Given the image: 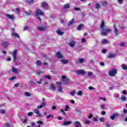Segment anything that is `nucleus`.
Listing matches in <instances>:
<instances>
[{
    "label": "nucleus",
    "instance_id": "f257e3e1",
    "mask_svg": "<svg viewBox=\"0 0 127 127\" xmlns=\"http://www.w3.org/2000/svg\"><path fill=\"white\" fill-rule=\"evenodd\" d=\"M39 15H44V12L42 11V10L39 9H38L36 11V16H37V18L39 20H41V18Z\"/></svg>",
    "mask_w": 127,
    "mask_h": 127
},
{
    "label": "nucleus",
    "instance_id": "f03ea898",
    "mask_svg": "<svg viewBox=\"0 0 127 127\" xmlns=\"http://www.w3.org/2000/svg\"><path fill=\"white\" fill-rule=\"evenodd\" d=\"M111 30L110 29H105V28H103L100 33L101 35H103L104 36H105V35H107V34L108 33H110V32H111Z\"/></svg>",
    "mask_w": 127,
    "mask_h": 127
},
{
    "label": "nucleus",
    "instance_id": "7ed1b4c3",
    "mask_svg": "<svg viewBox=\"0 0 127 127\" xmlns=\"http://www.w3.org/2000/svg\"><path fill=\"white\" fill-rule=\"evenodd\" d=\"M108 74L109 76H111V77H114V76H116V74H117V69L113 68L110 69Z\"/></svg>",
    "mask_w": 127,
    "mask_h": 127
},
{
    "label": "nucleus",
    "instance_id": "20e7f679",
    "mask_svg": "<svg viewBox=\"0 0 127 127\" xmlns=\"http://www.w3.org/2000/svg\"><path fill=\"white\" fill-rule=\"evenodd\" d=\"M34 114H36L37 117H38V118H40V117H41V114H40V112L38 109H34Z\"/></svg>",
    "mask_w": 127,
    "mask_h": 127
},
{
    "label": "nucleus",
    "instance_id": "39448f33",
    "mask_svg": "<svg viewBox=\"0 0 127 127\" xmlns=\"http://www.w3.org/2000/svg\"><path fill=\"white\" fill-rule=\"evenodd\" d=\"M16 53H17V50H14L13 52L12 56H13V62H16Z\"/></svg>",
    "mask_w": 127,
    "mask_h": 127
},
{
    "label": "nucleus",
    "instance_id": "423d86ee",
    "mask_svg": "<svg viewBox=\"0 0 127 127\" xmlns=\"http://www.w3.org/2000/svg\"><path fill=\"white\" fill-rule=\"evenodd\" d=\"M56 57H57V58H59V59H62V58H63L64 57L63 55H62V54H61V53L60 52L56 53Z\"/></svg>",
    "mask_w": 127,
    "mask_h": 127
},
{
    "label": "nucleus",
    "instance_id": "0eeeda50",
    "mask_svg": "<svg viewBox=\"0 0 127 127\" xmlns=\"http://www.w3.org/2000/svg\"><path fill=\"white\" fill-rule=\"evenodd\" d=\"M77 75H85V72L84 70H83L82 69L77 70L76 71Z\"/></svg>",
    "mask_w": 127,
    "mask_h": 127
},
{
    "label": "nucleus",
    "instance_id": "6e6552de",
    "mask_svg": "<svg viewBox=\"0 0 127 127\" xmlns=\"http://www.w3.org/2000/svg\"><path fill=\"white\" fill-rule=\"evenodd\" d=\"M47 29V27H44V26H39L38 27V30H39V31H44V30H46Z\"/></svg>",
    "mask_w": 127,
    "mask_h": 127
},
{
    "label": "nucleus",
    "instance_id": "1a4fd4ad",
    "mask_svg": "<svg viewBox=\"0 0 127 127\" xmlns=\"http://www.w3.org/2000/svg\"><path fill=\"white\" fill-rule=\"evenodd\" d=\"M74 124L76 127H81L82 126V125H81V122L79 121L74 122Z\"/></svg>",
    "mask_w": 127,
    "mask_h": 127
},
{
    "label": "nucleus",
    "instance_id": "9d476101",
    "mask_svg": "<svg viewBox=\"0 0 127 127\" xmlns=\"http://www.w3.org/2000/svg\"><path fill=\"white\" fill-rule=\"evenodd\" d=\"M114 32L115 35L117 36V35H118V34H119V30H118L117 27H116V24L114 25Z\"/></svg>",
    "mask_w": 127,
    "mask_h": 127
},
{
    "label": "nucleus",
    "instance_id": "9b49d317",
    "mask_svg": "<svg viewBox=\"0 0 127 127\" xmlns=\"http://www.w3.org/2000/svg\"><path fill=\"white\" fill-rule=\"evenodd\" d=\"M110 43V42H109V41H108L107 39H103L101 40V44H108Z\"/></svg>",
    "mask_w": 127,
    "mask_h": 127
},
{
    "label": "nucleus",
    "instance_id": "f8f14e48",
    "mask_svg": "<svg viewBox=\"0 0 127 127\" xmlns=\"http://www.w3.org/2000/svg\"><path fill=\"white\" fill-rule=\"evenodd\" d=\"M6 16L8 18H9V19H14V18H15V17L12 15L7 14L6 15Z\"/></svg>",
    "mask_w": 127,
    "mask_h": 127
},
{
    "label": "nucleus",
    "instance_id": "ddd939ff",
    "mask_svg": "<svg viewBox=\"0 0 127 127\" xmlns=\"http://www.w3.org/2000/svg\"><path fill=\"white\" fill-rule=\"evenodd\" d=\"M75 42L74 41H70L69 43V46H70V47H74V46H75Z\"/></svg>",
    "mask_w": 127,
    "mask_h": 127
},
{
    "label": "nucleus",
    "instance_id": "4468645a",
    "mask_svg": "<svg viewBox=\"0 0 127 127\" xmlns=\"http://www.w3.org/2000/svg\"><path fill=\"white\" fill-rule=\"evenodd\" d=\"M61 62L63 64H68V62H69V60H65L64 59H62Z\"/></svg>",
    "mask_w": 127,
    "mask_h": 127
},
{
    "label": "nucleus",
    "instance_id": "2eb2a0df",
    "mask_svg": "<svg viewBox=\"0 0 127 127\" xmlns=\"http://www.w3.org/2000/svg\"><path fill=\"white\" fill-rule=\"evenodd\" d=\"M71 124V122L70 121H65L64 122L63 125L64 126H68Z\"/></svg>",
    "mask_w": 127,
    "mask_h": 127
},
{
    "label": "nucleus",
    "instance_id": "dca6fc26",
    "mask_svg": "<svg viewBox=\"0 0 127 127\" xmlns=\"http://www.w3.org/2000/svg\"><path fill=\"white\" fill-rule=\"evenodd\" d=\"M12 72L13 73H15V74H17L18 72L17 71V69L15 67H12Z\"/></svg>",
    "mask_w": 127,
    "mask_h": 127
},
{
    "label": "nucleus",
    "instance_id": "f3484780",
    "mask_svg": "<svg viewBox=\"0 0 127 127\" xmlns=\"http://www.w3.org/2000/svg\"><path fill=\"white\" fill-rule=\"evenodd\" d=\"M11 35L14 37H17V38H19V35H18V34L16 33H12Z\"/></svg>",
    "mask_w": 127,
    "mask_h": 127
},
{
    "label": "nucleus",
    "instance_id": "a211bd4d",
    "mask_svg": "<svg viewBox=\"0 0 127 127\" xmlns=\"http://www.w3.org/2000/svg\"><path fill=\"white\" fill-rule=\"evenodd\" d=\"M2 46H3L4 48H6L7 46H8V42H4L2 44Z\"/></svg>",
    "mask_w": 127,
    "mask_h": 127
},
{
    "label": "nucleus",
    "instance_id": "6ab92c4d",
    "mask_svg": "<svg viewBox=\"0 0 127 127\" xmlns=\"http://www.w3.org/2000/svg\"><path fill=\"white\" fill-rule=\"evenodd\" d=\"M57 33H58V34H59V35H62L64 34L63 32L61 31V29H58L57 31Z\"/></svg>",
    "mask_w": 127,
    "mask_h": 127
},
{
    "label": "nucleus",
    "instance_id": "aec40b11",
    "mask_svg": "<svg viewBox=\"0 0 127 127\" xmlns=\"http://www.w3.org/2000/svg\"><path fill=\"white\" fill-rule=\"evenodd\" d=\"M64 8L67 9L70 8V4L69 3H66L64 6Z\"/></svg>",
    "mask_w": 127,
    "mask_h": 127
},
{
    "label": "nucleus",
    "instance_id": "412c9836",
    "mask_svg": "<svg viewBox=\"0 0 127 127\" xmlns=\"http://www.w3.org/2000/svg\"><path fill=\"white\" fill-rule=\"evenodd\" d=\"M78 61L79 63L82 64V63H84L85 62V59H78Z\"/></svg>",
    "mask_w": 127,
    "mask_h": 127
},
{
    "label": "nucleus",
    "instance_id": "4be33fe9",
    "mask_svg": "<svg viewBox=\"0 0 127 127\" xmlns=\"http://www.w3.org/2000/svg\"><path fill=\"white\" fill-rule=\"evenodd\" d=\"M120 99L121 101H123V102H125V101H127V97L123 95L121 98Z\"/></svg>",
    "mask_w": 127,
    "mask_h": 127
},
{
    "label": "nucleus",
    "instance_id": "5701e85b",
    "mask_svg": "<svg viewBox=\"0 0 127 127\" xmlns=\"http://www.w3.org/2000/svg\"><path fill=\"white\" fill-rule=\"evenodd\" d=\"M74 19H72L68 22V26H70V25H72L74 23Z\"/></svg>",
    "mask_w": 127,
    "mask_h": 127
},
{
    "label": "nucleus",
    "instance_id": "b1692460",
    "mask_svg": "<svg viewBox=\"0 0 127 127\" xmlns=\"http://www.w3.org/2000/svg\"><path fill=\"white\" fill-rule=\"evenodd\" d=\"M117 117H118V115L117 114H113V116H111L110 117V119L111 120H115V118H117Z\"/></svg>",
    "mask_w": 127,
    "mask_h": 127
},
{
    "label": "nucleus",
    "instance_id": "393cba45",
    "mask_svg": "<svg viewBox=\"0 0 127 127\" xmlns=\"http://www.w3.org/2000/svg\"><path fill=\"white\" fill-rule=\"evenodd\" d=\"M84 26V25L82 24H80L78 27L77 28V30H81L82 29V27Z\"/></svg>",
    "mask_w": 127,
    "mask_h": 127
},
{
    "label": "nucleus",
    "instance_id": "a878e982",
    "mask_svg": "<svg viewBox=\"0 0 127 127\" xmlns=\"http://www.w3.org/2000/svg\"><path fill=\"white\" fill-rule=\"evenodd\" d=\"M104 26H105V22H104V21H102L101 22L100 28H101L102 29H103V28H104Z\"/></svg>",
    "mask_w": 127,
    "mask_h": 127
},
{
    "label": "nucleus",
    "instance_id": "bb28decb",
    "mask_svg": "<svg viewBox=\"0 0 127 127\" xmlns=\"http://www.w3.org/2000/svg\"><path fill=\"white\" fill-rule=\"evenodd\" d=\"M115 56H116V55L114 54H110L108 56V58H113Z\"/></svg>",
    "mask_w": 127,
    "mask_h": 127
},
{
    "label": "nucleus",
    "instance_id": "cd10ccee",
    "mask_svg": "<svg viewBox=\"0 0 127 127\" xmlns=\"http://www.w3.org/2000/svg\"><path fill=\"white\" fill-rule=\"evenodd\" d=\"M5 126L7 127H11V126H12V124H11V123H6Z\"/></svg>",
    "mask_w": 127,
    "mask_h": 127
},
{
    "label": "nucleus",
    "instance_id": "c85d7f7f",
    "mask_svg": "<svg viewBox=\"0 0 127 127\" xmlns=\"http://www.w3.org/2000/svg\"><path fill=\"white\" fill-rule=\"evenodd\" d=\"M122 68L123 70H127V66L126 64H122Z\"/></svg>",
    "mask_w": 127,
    "mask_h": 127
},
{
    "label": "nucleus",
    "instance_id": "c756f323",
    "mask_svg": "<svg viewBox=\"0 0 127 127\" xmlns=\"http://www.w3.org/2000/svg\"><path fill=\"white\" fill-rule=\"evenodd\" d=\"M50 89L52 90H56V88L55 87V85H54V84H51L50 85Z\"/></svg>",
    "mask_w": 127,
    "mask_h": 127
},
{
    "label": "nucleus",
    "instance_id": "7c9ffc66",
    "mask_svg": "<svg viewBox=\"0 0 127 127\" xmlns=\"http://www.w3.org/2000/svg\"><path fill=\"white\" fill-rule=\"evenodd\" d=\"M42 5L44 6V7H47V5H48L47 2L45 1L43 2V3L42 4Z\"/></svg>",
    "mask_w": 127,
    "mask_h": 127
},
{
    "label": "nucleus",
    "instance_id": "2f4dec72",
    "mask_svg": "<svg viewBox=\"0 0 127 127\" xmlns=\"http://www.w3.org/2000/svg\"><path fill=\"white\" fill-rule=\"evenodd\" d=\"M63 81H64V84H68V83H69V79L68 78H65Z\"/></svg>",
    "mask_w": 127,
    "mask_h": 127
},
{
    "label": "nucleus",
    "instance_id": "473e14b6",
    "mask_svg": "<svg viewBox=\"0 0 127 127\" xmlns=\"http://www.w3.org/2000/svg\"><path fill=\"white\" fill-rule=\"evenodd\" d=\"M76 95L77 96H82L83 95V93H82V91L81 90H79L78 91V92L76 93Z\"/></svg>",
    "mask_w": 127,
    "mask_h": 127
},
{
    "label": "nucleus",
    "instance_id": "72a5a7b5",
    "mask_svg": "<svg viewBox=\"0 0 127 127\" xmlns=\"http://www.w3.org/2000/svg\"><path fill=\"white\" fill-rule=\"evenodd\" d=\"M105 118L102 117L99 119L100 122H101V123H104L105 122Z\"/></svg>",
    "mask_w": 127,
    "mask_h": 127
},
{
    "label": "nucleus",
    "instance_id": "f704fd0d",
    "mask_svg": "<svg viewBox=\"0 0 127 127\" xmlns=\"http://www.w3.org/2000/svg\"><path fill=\"white\" fill-rule=\"evenodd\" d=\"M36 65H38L39 66H40L41 65V62L40 61H37L36 63Z\"/></svg>",
    "mask_w": 127,
    "mask_h": 127
},
{
    "label": "nucleus",
    "instance_id": "c9c22d12",
    "mask_svg": "<svg viewBox=\"0 0 127 127\" xmlns=\"http://www.w3.org/2000/svg\"><path fill=\"white\" fill-rule=\"evenodd\" d=\"M100 4L99 3H96L95 4V8H97V9H99V8H100Z\"/></svg>",
    "mask_w": 127,
    "mask_h": 127
},
{
    "label": "nucleus",
    "instance_id": "e433bc0d",
    "mask_svg": "<svg viewBox=\"0 0 127 127\" xmlns=\"http://www.w3.org/2000/svg\"><path fill=\"white\" fill-rule=\"evenodd\" d=\"M15 79H16V77L13 76L12 77L9 78V80H10V81H13L14 80H15Z\"/></svg>",
    "mask_w": 127,
    "mask_h": 127
},
{
    "label": "nucleus",
    "instance_id": "4c0bfd02",
    "mask_svg": "<svg viewBox=\"0 0 127 127\" xmlns=\"http://www.w3.org/2000/svg\"><path fill=\"white\" fill-rule=\"evenodd\" d=\"M27 3L29 4V3H32L33 2V0H28L26 1Z\"/></svg>",
    "mask_w": 127,
    "mask_h": 127
},
{
    "label": "nucleus",
    "instance_id": "58836bf2",
    "mask_svg": "<svg viewBox=\"0 0 127 127\" xmlns=\"http://www.w3.org/2000/svg\"><path fill=\"white\" fill-rule=\"evenodd\" d=\"M25 95L26 97H30V96H31V95L30 94V93H29V92H25Z\"/></svg>",
    "mask_w": 127,
    "mask_h": 127
},
{
    "label": "nucleus",
    "instance_id": "ea45409f",
    "mask_svg": "<svg viewBox=\"0 0 127 127\" xmlns=\"http://www.w3.org/2000/svg\"><path fill=\"white\" fill-rule=\"evenodd\" d=\"M120 45L121 46H123V47H125V46H126V45H127V43H126V42H125V43H121L120 44Z\"/></svg>",
    "mask_w": 127,
    "mask_h": 127
},
{
    "label": "nucleus",
    "instance_id": "a19ab883",
    "mask_svg": "<svg viewBox=\"0 0 127 127\" xmlns=\"http://www.w3.org/2000/svg\"><path fill=\"white\" fill-rule=\"evenodd\" d=\"M40 74H42V71L41 70L37 71V72H36L37 75H40Z\"/></svg>",
    "mask_w": 127,
    "mask_h": 127
},
{
    "label": "nucleus",
    "instance_id": "79ce46f5",
    "mask_svg": "<svg viewBox=\"0 0 127 127\" xmlns=\"http://www.w3.org/2000/svg\"><path fill=\"white\" fill-rule=\"evenodd\" d=\"M113 127L112 125H110V124H108V123H106V124H105V126L104 127Z\"/></svg>",
    "mask_w": 127,
    "mask_h": 127
},
{
    "label": "nucleus",
    "instance_id": "37998d69",
    "mask_svg": "<svg viewBox=\"0 0 127 127\" xmlns=\"http://www.w3.org/2000/svg\"><path fill=\"white\" fill-rule=\"evenodd\" d=\"M68 110H69V106L66 105L65 107L64 108V111H65V112H67L68 111Z\"/></svg>",
    "mask_w": 127,
    "mask_h": 127
},
{
    "label": "nucleus",
    "instance_id": "c03bdc74",
    "mask_svg": "<svg viewBox=\"0 0 127 127\" xmlns=\"http://www.w3.org/2000/svg\"><path fill=\"white\" fill-rule=\"evenodd\" d=\"M75 93H76V91L73 90L71 92H70L71 96H74L75 95Z\"/></svg>",
    "mask_w": 127,
    "mask_h": 127
},
{
    "label": "nucleus",
    "instance_id": "a18cd8bd",
    "mask_svg": "<svg viewBox=\"0 0 127 127\" xmlns=\"http://www.w3.org/2000/svg\"><path fill=\"white\" fill-rule=\"evenodd\" d=\"M50 118H52V119H53L54 117H53V115H51V114L49 115V116H48L47 117V119H50Z\"/></svg>",
    "mask_w": 127,
    "mask_h": 127
},
{
    "label": "nucleus",
    "instance_id": "49530a36",
    "mask_svg": "<svg viewBox=\"0 0 127 127\" xmlns=\"http://www.w3.org/2000/svg\"><path fill=\"white\" fill-rule=\"evenodd\" d=\"M26 123H27V118H26V119L23 121L22 124H26Z\"/></svg>",
    "mask_w": 127,
    "mask_h": 127
},
{
    "label": "nucleus",
    "instance_id": "de8ad7c7",
    "mask_svg": "<svg viewBox=\"0 0 127 127\" xmlns=\"http://www.w3.org/2000/svg\"><path fill=\"white\" fill-rule=\"evenodd\" d=\"M28 29H29V27L25 26L23 28L24 31H25V30H27Z\"/></svg>",
    "mask_w": 127,
    "mask_h": 127
},
{
    "label": "nucleus",
    "instance_id": "09e8293b",
    "mask_svg": "<svg viewBox=\"0 0 127 127\" xmlns=\"http://www.w3.org/2000/svg\"><path fill=\"white\" fill-rule=\"evenodd\" d=\"M28 117H31V116H33V112H29L28 113Z\"/></svg>",
    "mask_w": 127,
    "mask_h": 127
},
{
    "label": "nucleus",
    "instance_id": "8fccbe9b",
    "mask_svg": "<svg viewBox=\"0 0 127 127\" xmlns=\"http://www.w3.org/2000/svg\"><path fill=\"white\" fill-rule=\"evenodd\" d=\"M59 92H62V86H59Z\"/></svg>",
    "mask_w": 127,
    "mask_h": 127
},
{
    "label": "nucleus",
    "instance_id": "3c124183",
    "mask_svg": "<svg viewBox=\"0 0 127 127\" xmlns=\"http://www.w3.org/2000/svg\"><path fill=\"white\" fill-rule=\"evenodd\" d=\"M41 106H42V107H45L46 106V102H42V105Z\"/></svg>",
    "mask_w": 127,
    "mask_h": 127
},
{
    "label": "nucleus",
    "instance_id": "603ef678",
    "mask_svg": "<svg viewBox=\"0 0 127 127\" xmlns=\"http://www.w3.org/2000/svg\"><path fill=\"white\" fill-rule=\"evenodd\" d=\"M101 109L102 110H104L105 109V107H106V105L105 104H102L101 105Z\"/></svg>",
    "mask_w": 127,
    "mask_h": 127
},
{
    "label": "nucleus",
    "instance_id": "864d4df0",
    "mask_svg": "<svg viewBox=\"0 0 127 127\" xmlns=\"http://www.w3.org/2000/svg\"><path fill=\"white\" fill-rule=\"evenodd\" d=\"M42 81V78H40V81H38V82H36V83H37V84H41V82Z\"/></svg>",
    "mask_w": 127,
    "mask_h": 127
},
{
    "label": "nucleus",
    "instance_id": "5fc2aeb1",
    "mask_svg": "<svg viewBox=\"0 0 127 127\" xmlns=\"http://www.w3.org/2000/svg\"><path fill=\"white\" fill-rule=\"evenodd\" d=\"M81 42L82 43H85V42H86V39H85V38H82L81 40Z\"/></svg>",
    "mask_w": 127,
    "mask_h": 127
},
{
    "label": "nucleus",
    "instance_id": "6e6d98bb",
    "mask_svg": "<svg viewBox=\"0 0 127 127\" xmlns=\"http://www.w3.org/2000/svg\"><path fill=\"white\" fill-rule=\"evenodd\" d=\"M1 114H5V110H0Z\"/></svg>",
    "mask_w": 127,
    "mask_h": 127
},
{
    "label": "nucleus",
    "instance_id": "4d7b16f0",
    "mask_svg": "<svg viewBox=\"0 0 127 127\" xmlns=\"http://www.w3.org/2000/svg\"><path fill=\"white\" fill-rule=\"evenodd\" d=\"M76 111L77 113H78V114H81V110H80V109H76Z\"/></svg>",
    "mask_w": 127,
    "mask_h": 127
},
{
    "label": "nucleus",
    "instance_id": "13d9d810",
    "mask_svg": "<svg viewBox=\"0 0 127 127\" xmlns=\"http://www.w3.org/2000/svg\"><path fill=\"white\" fill-rule=\"evenodd\" d=\"M25 13L26 14V15H30V14H31V12H25Z\"/></svg>",
    "mask_w": 127,
    "mask_h": 127
},
{
    "label": "nucleus",
    "instance_id": "bf43d9fd",
    "mask_svg": "<svg viewBox=\"0 0 127 127\" xmlns=\"http://www.w3.org/2000/svg\"><path fill=\"white\" fill-rule=\"evenodd\" d=\"M45 78H47V79H48V80H50V79H51V77H50V76H48V75H46Z\"/></svg>",
    "mask_w": 127,
    "mask_h": 127
},
{
    "label": "nucleus",
    "instance_id": "052dcab7",
    "mask_svg": "<svg viewBox=\"0 0 127 127\" xmlns=\"http://www.w3.org/2000/svg\"><path fill=\"white\" fill-rule=\"evenodd\" d=\"M74 10H80V9L79 8L75 7L74 8Z\"/></svg>",
    "mask_w": 127,
    "mask_h": 127
},
{
    "label": "nucleus",
    "instance_id": "680f3d73",
    "mask_svg": "<svg viewBox=\"0 0 127 127\" xmlns=\"http://www.w3.org/2000/svg\"><path fill=\"white\" fill-rule=\"evenodd\" d=\"M102 53H103L104 54H105V53H106V52H107V50L106 49H103L102 51Z\"/></svg>",
    "mask_w": 127,
    "mask_h": 127
},
{
    "label": "nucleus",
    "instance_id": "e2e57ef3",
    "mask_svg": "<svg viewBox=\"0 0 127 127\" xmlns=\"http://www.w3.org/2000/svg\"><path fill=\"white\" fill-rule=\"evenodd\" d=\"M90 123H91V122L89 120L85 121V124H90Z\"/></svg>",
    "mask_w": 127,
    "mask_h": 127
},
{
    "label": "nucleus",
    "instance_id": "0e129e2a",
    "mask_svg": "<svg viewBox=\"0 0 127 127\" xmlns=\"http://www.w3.org/2000/svg\"><path fill=\"white\" fill-rule=\"evenodd\" d=\"M88 89H89V90H94V87H92V86H89V87H88Z\"/></svg>",
    "mask_w": 127,
    "mask_h": 127
},
{
    "label": "nucleus",
    "instance_id": "69168bd1",
    "mask_svg": "<svg viewBox=\"0 0 127 127\" xmlns=\"http://www.w3.org/2000/svg\"><path fill=\"white\" fill-rule=\"evenodd\" d=\"M92 75H93V73L89 72L88 73V76H92Z\"/></svg>",
    "mask_w": 127,
    "mask_h": 127
},
{
    "label": "nucleus",
    "instance_id": "338daca9",
    "mask_svg": "<svg viewBox=\"0 0 127 127\" xmlns=\"http://www.w3.org/2000/svg\"><path fill=\"white\" fill-rule=\"evenodd\" d=\"M100 100H102L103 101H106V98H105V97H100Z\"/></svg>",
    "mask_w": 127,
    "mask_h": 127
},
{
    "label": "nucleus",
    "instance_id": "774afa93",
    "mask_svg": "<svg viewBox=\"0 0 127 127\" xmlns=\"http://www.w3.org/2000/svg\"><path fill=\"white\" fill-rule=\"evenodd\" d=\"M120 4H122L123 3V0H118Z\"/></svg>",
    "mask_w": 127,
    "mask_h": 127
}]
</instances>
